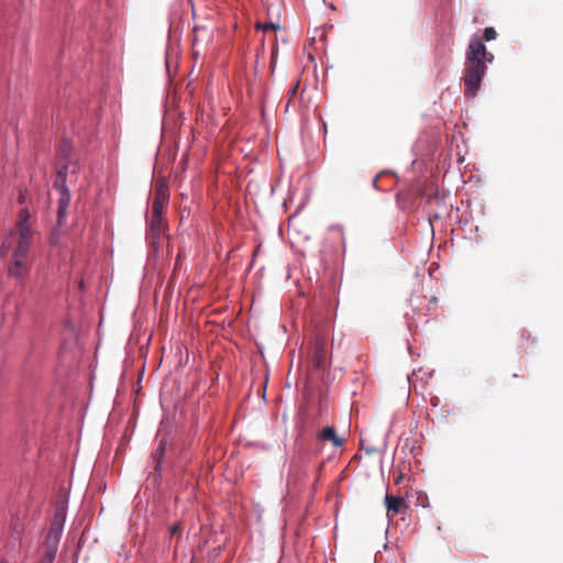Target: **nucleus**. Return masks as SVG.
I'll return each instance as SVG.
<instances>
[{"mask_svg": "<svg viewBox=\"0 0 563 563\" xmlns=\"http://www.w3.org/2000/svg\"><path fill=\"white\" fill-rule=\"evenodd\" d=\"M30 212L26 208L20 210L15 229L11 230L0 246V257L11 252L8 273L11 277L23 279L30 272V249L35 236V231L29 222Z\"/></svg>", "mask_w": 563, "mask_h": 563, "instance_id": "f257e3e1", "label": "nucleus"}, {"mask_svg": "<svg viewBox=\"0 0 563 563\" xmlns=\"http://www.w3.org/2000/svg\"><path fill=\"white\" fill-rule=\"evenodd\" d=\"M493 59L494 55L487 52L481 37L477 34H473L466 49L463 78L467 97L476 96L486 73V62H492Z\"/></svg>", "mask_w": 563, "mask_h": 563, "instance_id": "f03ea898", "label": "nucleus"}, {"mask_svg": "<svg viewBox=\"0 0 563 563\" xmlns=\"http://www.w3.org/2000/svg\"><path fill=\"white\" fill-rule=\"evenodd\" d=\"M62 534V523L56 519L52 522L49 531L43 543L44 555L40 563H53L56 556L59 538Z\"/></svg>", "mask_w": 563, "mask_h": 563, "instance_id": "7ed1b4c3", "label": "nucleus"}, {"mask_svg": "<svg viewBox=\"0 0 563 563\" xmlns=\"http://www.w3.org/2000/svg\"><path fill=\"white\" fill-rule=\"evenodd\" d=\"M386 504V515L389 519L399 514H405L408 509V505L402 497L386 495L385 496Z\"/></svg>", "mask_w": 563, "mask_h": 563, "instance_id": "20e7f679", "label": "nucleus"}, {"mask_svg": "<svg viewBox=\"0 0 563 563\" xmlns=\"http://www.w3.org/2000/svg\"><path fill=\"white\" fill-rule=\"evenodd\" d=\"M169 192L168 187L165 184L156 185L155 196L152 203V211L154 213L164 212V209L168 202Z\"/></svg>", "mask_w": 563, "mask_h": 563, "instance_id": "39448f33", "label": "nucleus"}, {"mask_svg": "<svg viewBox=\"0 0 563 563\" xmlns=\"http://www.w3.org/2000/svg\"><path fill=\"white\" fill-rule=\"evenodd\" d=\"M165 227L166 225L163 219V212L154 213V211H152L148 228V238L152 239L153 244L165 232Z\"/></svg>", "mask_w": 563, "mask_h": 563, "instance_id": "423d86ee", "label": "nucleus"}, {"mask_svg": "<svg viewBox=\"0 0 563 563\" xmlns=\"http://www.w3.org/2000/svg\"><path fill=\"white\" fill-rule=\"evenodd\" d=\"M65 175L63 174V172H58L57 178L55 180V187L59 190L58 207L68 209L70 202V194L68 189L65 187Z\"/></svg>", "mask_w": 563, "mask_h": 563, "instance_id": "0eeeda50", "label": "nucleus"}, {"mask_svg": "<svg viewBox=\"0 0 563 563\" xmlns=\"http://www.w3.org/2000/svg\"><path fill=\"white\" fill-rule=\"evenodd\" d=\"M317 437L320 441L331 442L335 448H339L343 444V440L338 437L335 429L331 426L325 427L318 433Z\"/></svg>", "mask_w": 563, "mask_h": 563, "instance_id": "6e6552de", "label": "nucleus"}, {"mask_svg": "<svg viewBox=\"0 0 563 563\" xmlns=\"http://www.w3.org/2000/svg\"><path fill=\"white\" fill-rule=\"evenodd\" d=\"M165 450V442L161 441L156 451L152 454L153 459L156 461L155 470L159 468L163 455Z\"/></svg>", "mask_w": 563, "mask_h": 563, "instance_id": "1a4fd4ad", "label": "nucleus"}, {"mask_svg": "<svg viewBox=\"0 0 563 563\" xmlns=\"http://www.w3.org/2000/svg\"><path fill=\"white\" fill-rule=\"evenodd\" d=\"M496 36H497V32L495 31V29H494V27H490V26H489V27H486V29L484 30V38H485L486 41H493V40H495V38H496Z\"/></svg>", "mask_w": 563, "mask_h": 563, "instance_id": "9d476101", "label": "nucleus"}, {"mask_svg": "<svg viewBox=\"0 0 563 563\" xmlns=\"http://www.w3.org/2000/svg\"><path fill=\"white\" fill-rule=\"evenodd\" d=\"M66 214H67V208L58 207V209H57V221H58V224H63V222L66 219Z\"/></svg>", "mask_w": 563, "mask_h": 563, "instance_id": "9b49d317", "label": "nucleus"}, {"mask_svg": "<svg viewBox=\"0 0 563 563\" xmlns=\"http://www.w3.org/2000/svg\"><path fill=\"white\" fill-rule=\"evenodd\" d=\"M298 89H299V80H297L295 82V85L288 91L289 101L297 95Z\"/></svg>", "mask_w": 563, "mask_h": 563, "instance_id": "f8f14e48", "label": "nucleus"}, {"mask_svg": "<svg viewBox=\"0 0 563 563\" xmlns=\"http://www.w3.org/2000/svg\"><path fill=\"white\" fill-rule=\"evenodd\" d=\"M181 531L180 525H174L169 528V533L172 537L179 536Z\"/></svg>", "mask_w": 563, "mask_h": 563, "instance_id": "ddd939ff", "label": "nucleus"}, {"mask_svg": "<svg viewBox=\"0 0 563 563\" xmlns=\"http://www.w3.org/2000/svg\"><path fill=\"white\" fill-rule=\"evenodd\" d=\"M258 29H263L264 31H267V30H276L278 27V25L274 24V23H266V24H258L257 25Z\"/></svg>", "mask_w": 563, "mask_h": 563, "instance_id": "4468645a", "label": "nucleus"}, {"mask_svg": "<svg viewBox=\"0 0 563 563\" xmlns=\"http://www.w3.org/2000/svg\"><path fill=\"white\" fill-rule=\"evenodd\" d=\"M201 31L200 27L198 26H195L192 32H194V40H192V43L194 45H196L198 43V40L200 38V35H199V32Z\"/></svg>", "mask_w": 563, "mask_h": 563, "instance_id": "2eb2a0df", "label": "nucleus"}, {"mask_svg": "<svg viewBox=\"0 0 563 563\" xmlns=\"http://www.w3.org/2000/svg\"><path fill=\"white\" fill-rule=\"evenodd\" d=\"M69 148H70L69 145L67 143H64L63 144V150H62L63 154L66 155V153L69 151Z\"/></svg>", "mask_w": 563, "mask_h": 563, "instance_id": "dca6fc26", "label": "nucleus"}, {"mask_svg": "<svg viewBox=\"0 0 563 563\" xmlns=\"http://www.w3.org/2000/svg\"><path fill=\"white\" fill-rule=\"evenodd\" d=\"M19 202L20 203H23L24 202V196L21 194L20 197H19Z\"/></svg>", "mask_w": 563, "mask_h": 563, "instance_id": "f3484780", "label": "nucleus"}, {"mask_svg": "<svg viewBox=\"0 0 563 563\" xmlns=\"http://www.w3.org/2000/svg\"><path fill=\"white\" fill-rule=\"evenodd\" d=\"M431 303H434L437 302V297H432L431 300H430Z\"/></svg>", "mask_w": 563, "mask_h": 563, "instance_id": "a211bd4d", "label": "nucleus"}, {"mask_svg": "<svg viewBox=\"0 0 563 563\" xmlns=\"http://www.w3.org/2000/svg\"><path fill=\"white\" fill-rule=\"evenodd\" d=\"M317 366H321V360H318Z\"/></svg>", "mask_w": 563, "mask_h": 563, "instance_id": "6ab92c4d", "label": "nucleus"}, {"mask_svg": "<svg viewBox=\"0 0 563 563\" xmlns=\"http://www.w3.org/2000/svg\"><path fill=\"white\" fill-rule=\"evenodd\" d=\"M0 563H9V562H7V561L2 560Z\"/></svg>", "mask_w": 563, "mask_h": 563, "instance_id": "aec40b11", "label": "nucleus"}]
</instances>
